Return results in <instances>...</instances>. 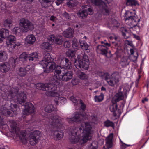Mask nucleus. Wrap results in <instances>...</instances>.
<instances>
[{"label": "nucleus", "instance_id": "nucleus-57", "mask_svg": "<svg viewBox=\"0 0 149 149\" xmlns=\"http://www.w3.org/2000/svg\"><path fill=\"white\" fill-rule=\"evenodd\" d=\"M85 10L86 11L87 15H92L93 13V10L90 8H88L87 10Z\"/></svg>", "mask_w": 149, "mask_h": 149}, {"label": "nucleus", "instance_id": "nucleus-26", "mask_svg": "<svg viewBox=\"0 0 149 149\" xmlns=\"http://www.w3.org/2000/svg\"><path fill=\"white\" fill-rule=\"evenodd\" d=\"M73 33L74 30L70 28H69L63 32V34L65 37L70 38L73 37Z\"/></svg>", "mask_w": 149, "mask_h": 149}, {"label": "nucleus", "instance_id": "nucleus-34", "mask_svg": "<svg viewBox=\"0 0 149 149\" xmlns=\"http://www.w3.org/2000/svg\"><path fill=\"white\" fill-rule=\"evenodd\" d=\"M111 77L117 83H118L119 81L120 78V76L119 73L118 72H117L112 74L111 75Z\"/></svg>", "mask_w": 149, "mask_h": 149}, {"label": "nucleus", "instance_id": "nucleus-9", "mask_svg": "<svg viewBox=\"0 0 149 149\" xmlns=\"http://www.w3.org/2000/svg\"><path fill=\"white\" fill-rule=\"evenodd\" d=\"M77 59L75 60V62L77 61L78 65H75V66L77 68H82L84 69L87 70L89 67V60L87 55L85 54L83 55L82 59L80 58L79 55H78L77 57Z\"/></svg>", "mask_w": 149, "mask_h": 149}, {"label": "nucleus", "instance_id": "nucleus-17", "mask_svg": "<svg viewBox=\"0 0 149 149\" xmlns=\"http://www.w3.org/2000/svg\"><path fill=\"white\" fill-rule=\"evenodd\" d=\"M39 134V132L37 130L31 133L29 138V141L31 145H34L38 143Z\"/></svg>", "mask_w": 149, "mask_h": 149}, {"label": "nucleus", "instance_id": "nucleus-14", "mask_svg": "<svg viewBox=\"0 0 149 149\" xmlns=\"http://www.w3.org/2000/svg\"><path fill=\"white\" fill-rule=\"evenodd\" d=\"M125 21H128V24L132 28L136 26L139 27L140 19L134 15L128 16L125 19Z\"/></svg>", "mask_w": 149, "mask_h": 149}, {"label": "nucleus", "instance_id": "nucleus-32", "mask_svg": "<svg viewBox=\"0 0 149 149\" xmlns=\"http://www.w3.org/2000/svg\"><path fill=\"white\" fill-rule=\"evenodd\" d=\"M11 110L14 114L16 115L19 112V109L17 107V104H11Z\"/></svg>", "mask_w": 149, "mask_h": 149}, {"label": "nucleus", "instance_id": "nucleus-60", "mask_svg": "<svg viewBox=\"0 0 149 149\" xmlns=\"http://www.w3.org/2000/svg\"><path fill=\"white\" fill-rule=\"evenodd\" d=\"M92 119L93 122L95 123L98 120L97 117L95 115H93L92 117Z\"/></svg>", "mask_w": 149, "mask_h": 149}, {"label": "nucleus", "instance_id": "nucleus-2", "mask_svg": "<svg viewBox=\"0 0 149 149\" xmlns=\"http://www.w3.org/2000/svg\"><path fill=\"white\" fill-rule=\"evenodd\" d=\"M1 88V90L3 91L2 93V96L5 100L10 99L14 100L17 98V102L22 105H24L26 99V95L23 92L18 93V89L12 87L10 88Z\"/></svg>", "mask_w": 149, "mask_h": 149}, {"label": "nucleus", "instance_id": "nucleus-28", "mask_svg": "<svg viewBox=\"0 0 149 149\" xmlns=\"http://www.w3.org/2000/svg\"><path fill=\"white\" fill-rule=\"evenodd\" d=\"M8 54L6 52L0 51V62H3L6 61L8 58Z\"/></svg>", "mask_w": 149, "mask_h": 149}, {"label": "nucleus", "instance_id": "nucleus-58", "mask_svg": "<svg viewBox=\"0 0 149 149\" xmlns=\"http://www.w3.org/2000/svg\"><path fill=\"white\" fill-rule=\"evenodd\" d=\"M11 113V112L8 109H7L6 111L3 112V114L5 116H12L10 115Z\"/></svg>", "mask_w": 149, "mask_h": 149}, {"label": "nucleus", "instance_id": "nucleus-30", "mask_svg": "<svg viewBox=\"0 0 149 149\" xmlns=\"http://www.w3.org/2000/svg\"><path fill=\"white\" fill-rule=\"evenodd\" d=\"M45 111L48 113H50L52 111H54L55 112L57 111L56 108H54L52 104H48L47 105L45 108Z\"/></svg>", "mask_w": 149, "mask_h": 149}, {"label": "nucleus", "instance_id": "nucleus-6", "mask_svg": "<svg viewBox=\"0 0 149 149\" xmlns=\"http://www.w3.org/2000/svg\"><path fill=\"white\" fill-rule=\"evenodd\" d=\"M78 129L82 130L81 128H79L75 127H72L70 128L72 136L70 138V140L72 143L75 144L78 142L79 144H82L85 143H82L83 141H81L83 139V138L80 139L79 136L77 135Z\"/></svg>", "mask_w": 149, "mask_h": 149}, {"label": "nucleus", "instance_id": "nucleus-64", "mask_svg": "<svg viewBox=\"0 0 149 149\" xmlns=\"http://www.w3.org/2000/svg\"><path fill=\"white\" fill-rule=\"evenodd\" d=\"M134 38H136L137 40H139L140 39V38L139 36L136 35L135 34L134 35Z\"/></svg>", "mask_w": 149, "mask_h": 149}, {"label": "nucleus", "instance_id": "nucleus-46", "mask_svg": "<svg viewBox=\"0 0 149 149\" xmlns=\"http://www.w3.org/2000/svg\"><path fill=\"white\" fill-rule=\"evenodd\" d=\"M126 4L127 6H136L137 4V2L135 0H127Z\"/></svg>", "mask_w": 149, "mask_h": 149}, {"label": "nucleus", "instance_id": "nucleus-8", "mask_svg": "<svg viewBox=\"0 0 149 149\" xmlns=\"http://www.w3.org/2000/svg\"><path fill=\"white\" fill-rule=\"evenodd\" d=\"M15 37L12 35L10 36L7 38L6 44L9 47V52H13L15 51L18 47L20 45V43L16 42Z\"/></svg>", "mask_w": 149, "mask_h": 149}, {"label": "nucleus", "instance_id": "nucleus-54", "mask_svg": "<svg viewBox=\"0 0 149 149\" xmlns=\"http://www.w3.org/2000/svg\"><path fill=\"white\" fill-rule=\"evenodd\" d=\"M78 43L77 42H73L72 44V47L75 51H77L79 49Z\"/></svg>", "mask_w": 149, "mask_h": 149}, {"label": "nucleus", "instance_id": "nucleus-56", "mask_svg": "<svg viewBox=\"0 0 149 149\" xmlns=\"http://www.w3.org/2000/svg\"><path fill=\"white\" fill-rule=\"evenodd\" d=\"M63 15L67 19L70 20L71 19L70 15L65 11L63 14Z\"/></svg>", "mask_w": 149, "mask_h": 149}, {"label": "nucleus", "instance_id": "nucleus-44", "mask_svg": "<svg viewBox=\"0 0 149 149\" xmlns=\"http://www.w3.org/2000/svg\"><path fill=\"white\" fill-rule=\"evenodd\" d=\"M120 31L121 32L122 34L125 39H127L128 36H127L128 34L127 30L126 28L124 27H121L120 29Z\"/></svg>", "mask_w": 149, "mask_h": 149}, {"label": "nucleus", "instance_id": "nucleus-19", "mask_svg": "<svg viewBox=\"0 0 149 149\" xmlns=\"http://www.w3.org/2000/svg\"><path fill=\"white\" fill-rule=\"evenodd\" d=\"M53 59L51 58V56L49 53H47L43 59L40 62V64H41L43 68H44L45 66H46V64L52 62Z\"/></svg>", "mask_w": 149, "mask_h": 149}, {"label": "nucleus", "instance_id": "nucleus-55", "mask_svg": "<svg viewBox=\"0 0 149 149\" xmlns=\"http://www.w3.org/2000/svg\"><path fill=\"white\" fill-rule=\"evenodd\" d=\"M64 46L65 48H68L71 46V43L68 41H65L64 43Z\"/></svg>", "mask_w": 149, "mask_h": 149}, {"label": "nucleus", "instance_id": "nucleus-1", "mask_svg": "<svg viewBox=\"0 0 149 149\" xmlns=\"http://www.w3.org/2000/svg\"><path fill=\"white\" fill-rule=\"evenodd\" d=\"M59 61L60 65L63 67L60 73L57 75L55 79L52 80L54 84L52 88L54 90H56L57 86L60 84L61 80L67 81L72 77V72L68 70L72 68V65L70 60L65 57H63L59 59Z\"/></svg>", "mask_w": 149, "mask_h": 149}, {"label": "nucleus", "instance_id": "nucleus-59", "mask_svg": "<svg viewBox=\"0 0 149 149\" xmlns=\"http://www.w3.org/2000/svg\"><path fill=\"white\" fill-rule=\"evenodd\" d=\"M16 59H15L13 58H11L9 62L10 63H11V64L12 65L15 66Z\"/></svg>", "mask_w": 149, "mask_h": 149}, {"label": "nucleus", "instance_id": "nucleus-43", "mask_svg": "<svg viewBox=\"0 0 149 149\" xmlns=\"http://www.w3.org/2000/svg\"><path fill=\"white\" fill-rule=\"evenodd\" d=\"M66 54L67 56L69 58H72L75 56V52L73 50L69 49L66 52Z\"/></svg>", "mask_w": 149, "mask_h": 149}, {"label": "nucleus", "instance_id": "nucleus-51", "mask_svg": "<svg viewBox=\"0 0 149 149\" xmlns=\"http://www.w3.org/2000/svg\"><path fill=\"white\" fill-rule=\"evenodd\" d=\"M118 108V106L116 104H113L112 105L110 106V109L111 112H114L117 110Z\"/></svg>", "mask_w": 149, "mask_h": 149}, {"label": "nucleus", "instance_id": "nucleus-21", "mask_svg": "<svg viewBox=\"0 0 149 149\" xmlns=\"http://www.w3.org/2000/svg\"><path fill=\"white\" fill-rule=\"evenodd\" d=\"M10 63L5 62L0 64V70L2 73H6L10 70Z\"/></svg>", "mask_w": 149, "mask_h": 149}, {"label": "nucleus", "instance_id": "nucleus-16", "mask_svg": "<svg viewBox=\"0 0 149 149\" xmlns=\"http://www.w3.org/2000/svg\"><path fill=\"white\" fill-rule=\"evenodd\" d=\"M101 43L103 45H100L97 47V52L98 53L106 56L108 52V49L107 47H110V44L109 43H105L103 41H102Z\"/></svg>", "mask_w": 149, "mask_h": 149}, {"label": "nucleus", "instance_id": "nucleus-53", "mask_svg": "<svg viewBox=\"0 0 149 149\" xmlns=\"http://www.w3.org/2000/svg\"><path fill=\"white\" fill-rule=\"evenodd\" d=\"M3 115L1 112H0V125H4L6 124L3 118Z\"/></svg>", "mask_w": 149, "mask_h": 149}, {"label": "nucleus", "instance_id": "nucleus-4", "mask_svg": "<svg viewBox=\"0 0 149 149\" xmlns=\"http://www.w3.org/2000/svg\"><path fill=\"white\" fill-rule=\"evenodd\" d=\"M44 69V72L48 73L52 72L54 70V74L50 80H54L57 77L60 72L62 67L58 65H57L56 63L54 62L49 63L46 64Z\"/></svg>", "mask_w": 149, "mask_h": 149}, {"label": "nucleus", "instance_id": "nucleus-7", "mask_svg": "<svg viewBox=\"0 0 149 149\" xmlns=\"http://www.w3.org/2000/svg\"><path fill=\"white\" fill-rule=\"evenodd\" d=\"M48 122V126L51 131H54V129H58L61 124V120L58 116L51 117L48 120H46Z\"/></svg>", "mask_w": 149, "mask_h": 149}, {"label": "nucleus", "instance_id": "nucleus-42", "mask_svg": "<svg viewBox=\"0 0 149 149\" xmlns=\"http://www.w3.org/2000/svg\"><path fill=\"white\" fill-rule=\"evenodd\" d=\"M9 124L12 131L13 132H15L17 125L16 123L14 120H11L9 121Z\"/></svg>", "mask_w": 149, "mask_h": 149}, {"label": "nucleus", "instance_id": "nucleus-45", "mask_svg": "<svg viewBox=\"0 0 149 149\" xmlns=\"http://www.w3.org/2000/svg\"><path fill=\"white\" fill-rule=\"evenodd\" d=\"M53 1V0H43L41 2V5L43 7L46 8L49 5V3Z\"/></svg>", "mask_w": 149, "mask_h": 149}, {"label": "nucleus", "instance_id": "nucleus-38", "mask_svg": "<svg viewBox=\"0 0 149 149\" xmlns=\"http://www.w3.org/2000/svg\"><path fill=\"white\" fill-rule=\"evenodd\" d=\"M77 74L78 77L81 79H86L88 78L87 75L86 74L83 72L80 71L79 70L77 72Z\"/></svg>", "mask_w": 149, "mask_h": 149}, {"label": "nucleus", "instance_id": "nucleus-25", "mask_svg": "<svg viewBox=\"0 0 149 149\" xmlns=\"http://www.w3.org/2000/svg\"><path fill=\"white\" fill-rule=\"evenodd\" d=\"M124 97V95L123 93L119 90L118 92L116 93L113 99L115 103H116L119 101L123 100Z\"/></svg>", "mask_w": 149, "mask_h": 149}, {"label": "nucleus", "instance_id": "nucleus-40", "mask_svg": "<svg viewBox=\"0 0 149 149\" xmlns=\"http://www.w3.org/2000/svg\"><path fill=\"white\" fill-rule=\"evenodd\" d=\"M104 94L102 93H101L99 96H95L94 99L95 101L100 102L103 100L104 98Z\"/></svg>", "mask_w": 149, "mask_h": 149}, {"label": "nucleus", "instance_id": "nucleus-36", "mask_svg": "<svg viewBox=\"0 0 149 149\" xmlns=\"http://www.w3.org/2000/svg\"><path fill=\"white\" fill-rule=\"evenodd\" d=\"M78 16L81 18L84 19L86 18L87 15V13L85 10H80L77 13Z\"/></svg>", "mask_w": 149, "mask_h": 149}, {"label": "nucleus", "instance_id": "nucleus-22", "mask_svg": "<svg viewBox=\"0 0 149 149\" xmlns=\"http://www.w3.org/2000/svg\"><path fill=\"white\" fill-rule=\"evenodd\" d=\"M113 135V133H110L106 138V144L108 149L112 147Z\"/></svg>", "mask_w": 149, "mask_h": 149}, {"label": "nucleus", "instance_id": "nucleus-11", "mask_svg": "<svg viewBox=\"0 0 149 149\" xmlns=\"http://www.w3.org/2000/svg\"><path fill=\"white\" fill-rule=\"evenodd\" d=\"M28 59L29 61H38V56L36 52H33L28 54L26 52H24L20 56L19 59L22 61H25Z\"/></svg>", "mask_w": 149, "mask_h": 149}, {"label": "nucleus", "instance_id": "nucleus-48", "mask_svg": "<svg viewBox=\"0 0 149 149\" xmlns=\"http://www.w3.org/2000/svg\"><path fill=\"white\" fill-rule=\"evenodd\" d=\"M97 141H93L89 146V149H97Z\"/></svg>", "mask_w": 149, "mask_h": 149}, {"label": "nucleus", "instance_id": "nucleus-49", "mask_svg": "<svg viewBox=\"0 0 149 149\" xmlns=\"http://www.w3.org/2000/svg\"><path fill=\"white\" fill-rule=\"evenodd\" d=\"M79 103L78 104H80V108L83 111H84L86 110V105L84 104L82 100L80 99L79 100Z\"/></svg>", "mask_w": 149, "mask_h": 149}, {"label": "nucleus", "instance_id": "nucleus-61", "mask_svg": "<svg viewBox=\"0 0 149 149\" xmlns=\"http://www.w3.org/2000/svg\"><path fill=\"white\" fill-rule=\"evenodd\" d=\"M120 142L122 143V144L120 146V149H125L126 148V144L123 143L120 139Z\"/></svg>", "mask_w": 149, "mask_h": 149}, {"label": "nucleus", "instance_id": "nucleus-35", "mask_svg": "<svg viewBox=\"0 0 149 149\" xmlns=\"http://www.w3.org/2000/svg\"><path fill=\"white\" fill-rule=\"evenodd\" d=\"M17 74L21 77H24L26 74V71L24 68H20L17 71Z\"/></svg>", "mask_w": 149, "mask_h": 149}, {"label": "nucleus", "instance_id": "nucleus-24", "mask_svg": "<svg viewBox=\"0 0 149 149\" xmlns=\"http://www.w3.org/2000/svg\"><path fill=\"white\" fill-rule=\"evenodd\" d=\"M36 40V39L35 36L33 34H31L28 35L26 37L25 41L26 43L31 45L33 44Z\"/></svg>", "mask_w": 149, "mask_h": 149}, {"label": "nucleus", "instance_id": "nucleus-50", "mask_svg": "<svg viewBox=\"0 0 149 149\" xmlns=\"http://www.w3.org/2000/svg\"><path fill=\"white\" fill-rule=\"evenodd\" d=\"M70 100H71L73 103L75 105H77L79 103V99L77 100L74 96H72L70 97Z\"/></svg>", "mask_w": 149, "mask_h": 149}, {"label": "nucleus", "instance_id": "nucleus-18", "mask_svg": "<svg viewBox=\"0 0 149 149\" xmlns=\"http://www.w3.org/2000/svg\"><path fill=\"white\" fill-rule=\"evenodd\" d=\"M25 109L23 111V113L24 115H28L30 113H34L35 111V107L32 103L27 102L24 105Z\"/></svg>", "mask_w": 149, "mask_h": 149}, {"label": "nucleus", "instance_id": "nucleus-3", "mask_svg": "<svg viewBox=\"0 0 149 149\" xmlns=\"http://www.w3.org/2000/svg\"><path fill=\"white\" fill-rule=\"evenodd\" d=\"M20 24L23 27L22 29L17 27L13 29V31L17 35H20L23 32H26L29 30H32L34 29L33 25L29 21L24 18L21 19Z\"/></svg>", "mask_w": 149, "mask_h": 149}, {"label": "nucleus", "instance_id": "nucleus-12", "mask_svg": "<svg viewBox=\"0 0 149 149\" xmlns=\"http://www.w3.org/2000/svg\"><path fill=\"white\" fill-rule=\"evenodd\" d=\"M46 94L47 96L56 97L54 101L57 105L59 102L61 104L65 103L66 102V99L64 97H60L59 94L56 92L55 90H52L51 91H47Z\"/></svg>", "mask_w": 149, "mask_h": 149}, {"label": "nucleus", "instance_id": "nucleus-10", "mask_svg": "<svg viewBox=\"0 0 149 149\" xmlns=\"http://www.w3.org/2000/svg\"><path fill=\"white\" fill-rule=\"evenodd\" d=\"M54 84L52 80H50V82L48 84L38 83L34 84V85L37 89L46 91L45 93L47 95L46 93L47 91H51L52 90H54L52 88Z\"/></svg>", "mask_w": 149, "mask_h": 149}, {"label": "nucleus", "instance_id": "nucleus-37", "mask_svg": "<svg viewBox=\"0 0 149 149\" xmlns=\"http://www.w3.org/2000/svg\"><path fill=\"white\" fill-rule=\"evenodd\" d=\"M119 25V23L117 21L114 19H111L110 22H109V26L110 27H118Z\"/></svg>", "mask_w": 149, "mask_h": 149}, {"label": "nucleus", "instance_id": "nucleus-52", "mask_svg": "<svg viewBox=\"0 0 149 149\" xmlns=\"http://www.w3.org/2000/svg\"><path fill=\"white\" fill-rule=\"evenodd\" d=\"M24 68L25 70L26 71V73L28 71H33V69L32 65H28L26 66V67H25Z\"/></svg>", "mask_w": 149, "mask_h": 149}, {"label": "nucleus", "instance_id": "nucleus-39", "mask_svg": "<svg viewBox=\"0 0 149 149\" xmlns=\"http://www.w3.org/2000/svg\"><path fill=\"white\" fill-rule=\"evenodd\" d=\"M80 44L82 49L85 50H88V45L84 41L82 40H80L79 41Z\"/></svg>", "mask_w": 149, "mask_h": 149}, {"label": "nucleus", "instance_id": "nucleus-13", "mask_svg": "<svg viewBox=\"0 0 149 149\" xmlns=\"http://www.w3.org/2000/svg\"><path fill=\"white\" fill-rule=\"evenodd\" d=\"M87 117L86 115H82L80 114L76 113L74 114L73 117L67 118V120L69 123L73 122H76L77 123H80L81 121L85 120Z\"/></svg>", "mask_w": 149, "mask_h": 149}, {"label": "nucleus", "instance_id": "nucleus-47", "mask_svg": "<svg viewBox=\"0 0 149 149\" xmlns=\"http://www.w3.org/2000/svg\"><path fill=\"white\" fill-rule=\"evenodd\" d=\"M104 126L107 127H113L114 126V124L112 122L107 120L104 122Z\"/></svg>", "mask_w": 149, "mask_h": 149}, {"label": "nucleus", "instance_id": "nucleus-27", "mask_svg": "<svg viewBox=\"0 0 149 149\" xmlns=\"http://www.w3.org/2000/svg\"><path fill=\"white\" fill-rule=\"evenodd\" d=\"M104 74L105 75V79L109 85L111 86H113L115 84L117 83L111 77L110 78H108V76L109 75L108 74L105 73Z\"/></svg>", "mask_w": 149, "mask_h": 149}, {"label": "nucleus", "instance_id": "nucleus-62", "mask_svg": "<svg viewBox=\"0 0 149 149\" xmlns=\"http://www.w3.org/2000/svg\"><path fill=\"white\" fill-rule=\"evenodd\" d=\"M50 20L53 22H55L56 21V17L54 16H52L50 17Z\"/></svg>", "mask_w": 149, "mask_h": 149}, {"label": "nucleus", "instance_id": "nucleus-29", "mask_svg": "<svg viewBox=\"0 0 149 149\" xmlns=\"http://www.w3.org/2000/svg\"><path fill=\"white\" fill-rule=\"evenodd\" d=\"M54 135L55 136L56 140H59L62 139L63 136V132L62 131H56L54 132Z\"/></svg>", "mask_w": 149, "mask_h": 149}, {"label": "nucleus", "instance_id": "nucleus-33", "mask_svg": "<svg viewBox=\"0 0 149 149\" xmlns=\"http://www.w3.org/2000/svg\"><path fill=\"white\" fill-rule=\"evenodd\" d=\"M41 49L44 50H49L52 49L51 45L48 42L43 43L41 45Z\"/></svg>", "mask_w": 149, "mask_h": 149}, {"label": "nucleus", "instance_id": "nucleus-5", "mask_svg": "<svg viewBox=\"0 0 149 149\" xmlns=\"http://www.w3.org/2000/svg\"><path fill=\"white\" fill-rule=\"evenodd\" d=\"M81 126L83 130L85 131V133L83 136L82 143H86L91 137V127L89 122H84L81 123Z\"/></svg>", "mask_w": 149, "mask_h": 149}, {"label": "nucleus", "instance_id": "nucleus-23", "mask_svg": "<svg viewBox=\"0 0 149 149\" xmlns=\"http://www.w3.org/2000/svg\"><path fill=\"white\" fill-rule=\"evenodd\" d=\"M130 61V60L128 57H123L121 58L120 64L122 68H125L129 65Z\"/></svg>", "mask_w": 149, "mask_h": 149}, {"label": "nucleus", "instance_id": "nucleus-20", "mask_svg": "<svg viewBox=\"0 0 149 149\" xmlns=\"http://www.w3.org/2000/svg\"><path fill=\"white\" fill-rule=\"evenodd\" d=\"M49 39L50 41L54 42L59 45H61L63 42L62 36L59 35L55 36L54 35H51Z\"/></svg>", "mask_w": 149, "mask_h": 149}, {"label": "nucleus", "instance_id": "nucleus-31", "mask_svg": "<svg viewBox=\"0 0 149 149\" xmlns=\"http://www.w3.org/2000/svg\"><path fill=\"white\" fill-rule=\"evenodd\" d=\"M8 30L5 28L0 29V36L1 37L6 38L9 35Z\"/></svg>", "mask_w": 149, "mask_h": 149}, {"label": "nucleus", "instance_id": "nucleus-15", "mask_svg": "<svg viewBox=\"0 0 149 149\" xmlns=\"http://www.w3.org/2000/svg\"><path fill=\"white\" fill-rule=\"evenodd\" d=\"M91 2L96 5L102 7V12L104 14L109 15V11L106 4L102 0H91Z\"/></svg>", "mask_w": 149, "mask_h": 149}, {"label": "nucleus", "instance_id": "nucleus-41", "mask_svg": "<svg viewBox=\"0 0 149 149\" xmlns=\"http://www.w3.org/2000/svg\"><path fill=\"white\" fill-rule=\"evenodd\" d=\"M12 20L9 18L6 19L3 22V25L5 27L10 28L12 25Z\"/></svg>", "mask_w": 149, "mask_h": 149}, {"label": "nucleus", "instance_id": "nucleus-63", "mask_svg": "<svg viewBox=\"0 0 149 149\" xmlns=\"http://www.w3.org/2000/svg\"><path fill=\"white\" fill-rule=\"evenodd\" d=\"M67 5L68 7H71L72 6V3L70 2H67Z\"/></svg>", "mask_w": 149, "mask_h": 149}]
</instances>
